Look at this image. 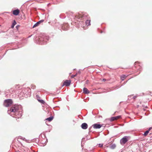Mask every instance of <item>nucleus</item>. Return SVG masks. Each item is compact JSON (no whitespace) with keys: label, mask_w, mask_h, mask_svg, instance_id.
<instances>
[{"label":"nucleus","mask_w":152,"mask_h":152,"mask_svg":"<svg viewBox=\"0 0 152 152\" xmlns=\"http://www.w3.org/2000/svg\"><path fill=\"white\" fill-rule=\"evenodd\" d=\"M39 43L40 44H45L47 41L49 40V37L45 34H42L39 38Z\"/></svg>","instance_id":"3"},{"label":"nucleus","mask_w":152,"mask_h":152,"mask_svg":"<svg viewBox=\"0 0 152 152\" xmlns=\"http://www.w3.org/2000/svg\"><path fill=\"white\" fill-rule=\"evenodd\" d=\"M121 117V115L112 117L111 118L110 121H113L115 120H117L118 119L120 118Z\"/></svg>","instance_id":"9"},{"label":"nucleus","mask_w":152,"mask_h":152,"mask_svg":"<svg viewBox=\"0 0 152 152\" xmlns=\"http://www.w3.org/2000/svg\"><path fill=\"white\" fill-rule=\"evenodd\" d=\"M106 80V79H103V81H105Z\"/></svg>","instance_id":"30"},{"label":"nucleus","mask_w":152,"mask_h":152,"mask_svg":"<svg viewBox=\"0 0 152 152\" xmlns=\"http://www.w3.org/2000/svg\"><path fill=\"white\" fill-rule=\"evenodd\" d=\"M99 147H103V145L102 144H99Z\"/></svg>","instance_id":"25"},{"label":"nucleus","mask_w":152,"mask_h":152,"mask_svg":"<svg viewBox=\"0 0 152 152\" xmlns=\"http://www.w3.org/2000/svg\"><path fill=\"white\" fill-rule=\"evenodd\" d=\"M25 96V94H24V96Z\"/></svg>","instance_id":"33"},{"label":"nucleus","mask_w":152,"mask_h":152,"mask_svg":"<svg viewBox=\"0 0 152 152\" xmlns=\"http://www.w3.org/2000/svg\"><path fill=\"white\" fill-rule=\"evenodd\" d=\"M128 137L126 136L124 137L120 141V142L121 145L125 144L128 141Z\"/></svg>","instance_id":"5"},{"label":"nucleus","mask_w":152,"mask_h":152,"mask_svg":"<svg viewBox=\"0 0 152 152\" xmlns=\"http://www.w3.org/2000/svg\"><path fill=\"white\" fill-rule=\"evenodd\" d=\"M138 70H139V71H140V69H138Z\"/></svg>","instance_id":"32"},{"label":"nucleus","mask_w":152,"mask_h":152,"mask_svg":"<svg viewBox=\"0 0 152 152\" xmlns=\"http://www.w3.org/2000/svg\"><path fill=\"white\" fill-rule=\"evenodd\" d=\"M83 93L85 94H88L90 92L86 88H84L83 89Z\"/></svg>","instance_id":"13"},{"label":"nucleus","mask_w":152,"mask_h":152,"mask_svg":"<svg viewBox=\"0 0 152 152\" xmlns=\"http://www.w3.org/2000/svg\"><path fill=\"white\" fill-rule=\"evenodd\" d=\"M64 28V26H63L62 27V29H63L64 30H67V28Z\"/></svg>","instance_id":"26"},{"label":"nucleus","mask_w":152,"mask_h":152,"mask_svg":"<svg viewBox=\"0 0 152 152\" xmlns=\"http://www.w3.org/2000/svg\"><path fill=\"white\" fill-rule=\"evenodd\" d=\"M71 81L70 80H66L64 83L63 86H69L71 83Z\"/></svg>","instance_id":"8"},{"label":"nucleus","mask_w":152,"mask_h":152,"mask_svg":"<svg viewBox=\"0 0 152 152\" xmlns=\"http://www.w3.org/2000/svg\"><path fill=\"white\" fill-rule=\"evenodd\" d=\"M21 108V105H15L8 110L7 113L13 117L19 118L22 116V110Z\"/></svg>","instance_id":"1"},{"label":"nucleus","mask_w":152,"mask_h":152,"mask_svg":"<svg viewBox=\"0 0 152 152\" xmlns=\"http://www.w3.org/2000/svg\"><path fill=\"white\" fill-rule=\"evenodd\" d=\"M18 139H22V140H24V141H25L26 140V139L24 137H22L21 136H19L18 137Z\"/></svg>","instance_id":"19"},{"label":"nucleus","mask_w":152,"mask_h":152,"mask_svg":"<svg viewBox=\"0 0 152 152\" xmlns=\"http://www.w3.org/2000/svg\"><path fill=\"white\" fill-rule=\"evenodd\" d=\"M46 112L48 113L49 112V110L48 109L47 110V111H46Z\"/></svg>","instance_id":"29"},{"label":"nucleus","mask_w":152,"mask_h":152,"mask_svg":"<svg viewBox=\"0 0 152 152\" xmlns=\"http://www.w3.org/2000/svg\"><path fill=\"white\" fill-rule=\"evenodd\" d=\"M19 10L18 9L15 10L13 11V14L15 15H18L19 13Z\"/></svg>","instance_id":"12"},{"label":"nucleus","mask_w":152,"mask_h":152,"mask_svg":"<svg viewBox=\"0 0 152 152\" xmlns=\"http://www.w3.org/2000/svg\"><path fill=\"white\" fill-rule=\"evenodd\" d=\"M36 86H35L33 85L31 87V88H33V89H34L35 88Z\"/></svg>","instance_id":"27"},{"label":"nucleus","mask_w":152,"mask_h":152,"mask_svg":"<svg viewBox=\"0 0 152 152\" xmlns=\"http://www.w3.org/2000/svg\"><path fill=\"white\" fill-rule=\"evenodd\" d=\"M77 23L78 24V26H77L78 28L81 27L84 29H85L86 28V27H85V26L86 25H85V24L83 21H77Z\"/></svg>","instance_id":"6"},{"label":"nucleus","mask_w":152,"mask_h":152,"mask_svg":"<svg viewBox=\"0 0 152 152\" xmlns=\"http://www.w3.org/2000/svg\"><path fill=\"white\" fill-rule=\"evenodd\" d=\"M132 95L129 96L128 97V100H130L131 99H132Z\"/></svg>","instance_id":"20"},{"label":"nucleus","mask_w":152,"mask_h":152,"mask_svg":"<svg viewBox=\"0 0 152 152\" xmlns=\"http://www.w3.org/2000/svg\"><path fill=\"white\" fill-rule=\"evenodd\" d=\"M81 127L82 129H86L88 128V125L86 123H83L81 124Z\"/></svg>","instance_id":"10"},{"label":"nucleus","mask_w":152,"mask_h":152,"mask_svg":"<svg viewBox=\"0 0 152 152\" xmlns=\"http://www.w3.org/2000/svg\"><path fill=\"white\" fill-rule=\"evenodd\" d=\"M132 102H133L135 99L137 97V96H132Z\"/></svg>","instance_id":"21"},{"label":"nucleus","mask_w":152,"mask_h":152,"mask_svg":"<svg viewBox=\"0 0 152 152\" xmlns=\"http://www.w3.org/2000/svg\"><path fill=\"white\" fill-rule=\"evenodd\" d=\"M137 62H135V63L134 66H135V65L137 63Z\"/></svg>","instance_id":"31"},{"label":"nucleus","mask_w":152,"mask_h":152,"mask_svg":"<svg viewBox=\"0 0 152 152\" xmlns=\"http://www.w3.org/2000/svg\"><path fill=\"white\" fill-rule=\"evenodd\" d=\"M88 15L87 13L83 14H78L74 18L76 19H80L83 20H86L85 24L86 25L88 26L90 25V20H88Z\"/></svg>","instance_id":"2"},{"label":"nucleus","mask_w":152,"mask_h":152,"mask_svg":"<svg viewBox=\"0 0 152 152\" xmlns=\"http://www.w3.org/2000/svg\"><path fill=\"white\" fill-rule=\"evenodd\" d=\"M116 145L115 144L112 145L110 146V148L112 149H114Z\"/></svg>","instance_id":"16"},{"label":"nucleus","mask_w":152,"mask_h":152,"mask_svg":"<svg viewBox=\"0 0 152 152\" xmlns=\"http://www.w3.org/2000/svg\"><path fill=\"white\" fill-rule=\"evenodd\" d=\"M92 126L95 129H100L102 126V125L101 124H95L92 125Z\"/></svg>","instance_id":"7"},{"label":"nucleus","mask_w":152,"mask_h":152,"mask_svg":"<svg viewBox=\"0 0 152 152\" xmlns=\"http://www.w3.org/2000/svg\"><path fill=\"white\" fill-rule=\"evenodd\" d=\"M152 129V127H150L149 128V129L148 130V131H149V132Z\"/></svg>","instance_id":"28"},{"label":"nucleus","mask_w":152,"mask_h":152,"mask_svg":"<svg viewBox=\"0 0 152 152\" xmlns=\"http://www.w3.org/2000/svg\"><path fill=\"white\" fill-rule=\"evenodd\" d=\"M53 119V117L52 116L46 119V120H48L49 121H52Z\"/></svg>","instance_id":"15"},{"label":"nucleus","mask_w":152,"mask_h":152,"mask_svg":"<svg viewBox=\"0 0 152 152\" xmlns=\"http://www.w3.org/2000/svg\"><path fill=\"white\" fill-rule=\"evenodd\" d=\"M149 131H148V130H147L144 133V134H143V135L144 136H146L147 134H148V133H149Z\"/></svg>","instance_id":"22"},{"label":"nucleus","mask_w":152,"mask_h":152,"mask_svg":"<svg viewBox=\"0 0 152 152\" xmlns=\"http://www.w3.org/2000/svg\"><path fill=\"white\" fill-rule=\"evenodd\" d=\"M12 102L11 99H7L5 100L4 102V105L6 107L10 106L12 104Z\"/></svg>","instance_id":"4"},{"label":"nucleus","mask_w":152,"mask_h":152,"mask_svg":"<svg viewBox=\"0 0 152 152\" xmlns=\"http://www.w3.org/2000/svg\"><path fill=\"white\" fill-rule=\"evenodd\" d=\"M77 73H76L75 75H72V76H71V78H73L74 77H76L77 75Z\"/></svg>","instance_id":"24"},{"label":"nucleus","mask_w":152,"mask_h":152,"mask_svg":"<svg viewBox=\"0 0 152 152\" xmlns=\"http://www.w3.org/2000/svg\"><path fill=\"white\" fill-rule=\"evenodd\" d=\"M38 101L39 102L42 104H44L45 103V102L44 101V100H42L38 99Z\"/></svg>","instance_id":"23"},{"label":"nucleus","mask_w":152,"mask_h":152,"mask_svg":"<svg viewBox=\"0 0 152 152\" xmlns=\"http://www.w3.org/2000/svg\"><path fill=\"white\" fill-rule=\"evenodd\" d=\"M28 89V88H25L23 89L22 91V92H23V93H25V94H26V92L27 91Z\"/></svg>","instance_id":"17"},{"label":"nucleus","mask_w":152,"mask_h":152,"mask_svg":"<svg viewBox=\"0 0 152 152\" xmlns=\"http://www.w3.org/2000/svg\"><path fill=\"white\" fill-rule=\"evenodd\" d=\"M16 24V23L15 20H14L13 22L12 23V25L11 26V28H13L14 27V26L15 25V24Z\"/></svg>","instance_id":"14"},{"label":"nucleus","mask_w":152,"mask_h":152,"mask_svg":"<svg viewBox=\"0 0 152 152\" xmlns=\"http://www.w3.org/2000/svg\"><path fill=\"white\" fill-rule=\"evenodd\" d=\"M126 76L124 75H122L121 77V79L123 81L124 78Z\"/></svg>","instance_id":"18"},{"label":"nucleus","mask_w":152,"mask_h":152,"mask_svg":"<svg viewBox=\"0 0 152 152\" xmlns=\"http://www.w3.org/2000/svg\"><path fill=\"white\" fill-rule=\"evenodd\" d=\"M44 21V20H42L36 23H35L34 26H33V28H35L37 26H38L40 23H42Z\"/></svg>","instance_id":"11"}]
</instances>
